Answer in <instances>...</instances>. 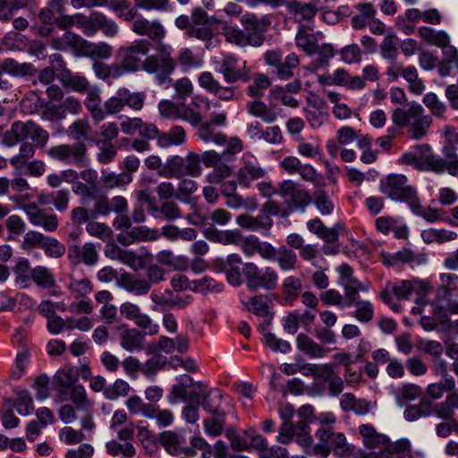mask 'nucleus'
Instances as JSON below:
<instances>
[{"label":"nucleus","mask_w":458,"mask_h":458,"mask_svg":"<svg viewBox=\"0 0 458 458\" xmlns=\"http://www.w3.org/2000/svg\"><path fill=\"white\" fill-rule=\"evenodd\" d=\"M62 401L71 400L76 406L78 411L83 414L80 418L81 427L86 432H92L95 428V422L92 415L93 403L88 398L85 387L82 385H74L70 387L68 394L60 395Z\"/></svg>","instance_id":"obj_1"},{"label":"nucleus","mask_w":458,"mask_h":458,"mask_svg":"<svg viewBox=\"0 0 458 458\" xmlns=\"http://www.w3.org/2000/svg\"><path fill=\"white\" fill-rule=\"evenodd\" d=\"M242 273L250 290L256 291L259 288L273 290L277 286V273L270 267L260 270L255 263L246 262L243 265Z\"/></svg>","instance_id":"obj_2"},{"label":"nucleus","mask_w":458,"mask_h":458,"mask_svg":"<svg viewBox=\"0 0 458 458\" xmlns=\"http://www.w3.org/2000/svg\"><path fill=\"white\" fill-rule=\"evenodd\" d=\"M87 146L81 141L73 144H59L47 150V155L64 164L84 166L88 163Z\"/></svg>","instance_id":"obj_3"},{"label":"nucleus","mask_w":458,"mask_h":458,"mask_svg":"<svg viewBox=\"0 0 458 458\" xmlns=\"http://www.w3.org/2000/svg\"><path fill=\"white\" fill-rule=\"evenodd\" d=\"M380 191L390 199L405 201L409 206L418 197L415 189L408 184V180L403 174H389L381 182Z\"/></svg>","instance_id":"obj_4"},{"label":"nucleus","mask_w":458,"mask_h":458,"mask_svg":"<svg viewBox=\"0 0 458 458\" xmlns=\"http://www.w3.org/2000/svg\"><path fill=\"white\" fill-rule=\"evenodd\" d=\"M150 43L146 39H139L128 47L118 49L117 55L123 67L128 72L142 70L145 65L143 57L148 56Z\"/></svg>","instance_id":"obj_5"},{"label":"nucleus","mask_w":458,"mask_h":458,"mask_svg":"<svg viewBox=\"0 0 458 458\" xmlns=\"http://www.w3.org/2000/svg\"><path fill=\"white\" fill-rule=\"evenodd\" d=\"M174 69L175 62L172 58V48L169 46L160 45L157 55L145 58L143 71L148 73H155L161 81L171 75Z\"/></svg>","instance_id":"obj_6"},{"label":"nucleus","mask_w":458,"mask_h":458,"mask_svg":"<svg viewBox=\"0 0 458 458\" xmlns=\"http://www.w3.org/2000/svg\"><path fill=\"white\" fill-rule=\"evenodd\" d=\"M359 432L362 437L364 445L372 451L369 453L360 452L356 454V458H384L387 455L386 450L388 446V438L386 436L377 433L376 429L369 424L360 425Z\"/></svg>","instance_id":"obj_7"},{"label":"nucleus","mask_w":458,"mask_h":458,"mask_svg":"<svg viewBox=\"0 0 458 458\" xmlns=\"http://www.w3.org/2000/svg\"><path fill=\"white\" fill-rule=\"evenodd\" d=\"M161 117L170 120H182L192 126L199 125L202 121L201 114L185 103L176 104L171 100H162L158 104Z\"/></svg>","instance_id":"obj_8"},{"label":"nucleus","mask_w":458,"mask_h":458,"mask_svg":"<svg viewBox=\"0 0 458 458\" xmlns=\"http://www.w3.org/2000/svg\"><path fill=\"white\" fill-rule=\"evenodd\" d=\"M145 166L162 178L171 179L181 174L182 167V157L174 155L166 158L163 163L161 157L157 155H150L144 159Z\"/></svg>","instance_id":"obj_9"},{"label":"nucleus","mask_w":458,"mask_h":458,"mask_svg":"<svg viewBox=\"0 0 458 458\" xmlns=\"http://www.w3.org/2000/svg\"><path fill=\"white\" fill-rule=\"evenodd\" d=\"M244 263L237 253L229 254L226 258H218L214 260L215 267L226 275L228 283L239 286L243 282L242 267Z\"/></svg>","instance_id":"obj_10"},{"label":"nucleus","mask_w":458,"mask_h":458,"mask_svg":"<svg viewBox=\"0 0 458 458\" xmlns=\"http://www.w3.org/2000/svg\"><path fill=\"white\" fill-rule=\"evenodd\" d=\"M267 171L251 154L245 153L242 157V165L237 172V180L241 186L249 188L253 181L265 177Z\"/></svg>","instance_id":"obj_11"},{"label":"nucleus","mask_w":458,"mask_h":458,"mask_svg":"<svg viewBox=\"0 0 458 458\" xmlns=\"http://www.w3.org/2000/svg\"><path fill=\"white\" fill-rule=\"evenodd\" d=\"M241 22L248 46L259 47L264 43L265 24L255 15L247 13L242 16Z\"/></svg>","instance_id":"obj_12"},{"label":"nucleus","mask_w":458,"mask_h":458,"mask_svg":"<svg viewBox=\"0 0 458 458\" xmlns=\"http://www.w3.org/2000/svg\"><path fill=\"white\" fill-rule=\"evenodd\" d=\"M159 442L170 454L177 455L183 454L189 456L196 454V452L187 445L186 438L177 432L170 430L162 432Z\"/></svg>","instance_id":"obj_13"},{"label":"nucleus","mask_w":458,"mask_h":458,"mask_svg":"<svg viewBox=\"0 0 458 458\" xmlns=\"http://www.w3.org/2000/svg\"><path fill=\"white\" fill-rule=\"evenodd\" d=\"M238 59L233 55L223 56L219 62L218 72L222 74L224 81L227 84L234 83L238 81H249V72L244 67L238 69Z\"/></svg>","instance_id":"obj_14"},{"label":"nucleus","mask_w":458,"mask_h":458,"mask_svg":"<svg viewBox=\"0 0 458 458\" xmlns=\"http://www.w3.org/2000/svg\"><path fill=\"white\" fill-rule=\"evenodd\" d=\"M192 22L189 26L188 34L199 40L209 41L213 38L212 23L207 13L201 9H195L191 15Z\"/></svg>","instance_id":"obj_15"},{"label":"nucleus","mask_w":458,"mask_h":458,"mask_svg":"<svg viewBox=\"0 0 458 458\" xmlns=\"http://www.w3.org/2000/svg\"><path fill=\"white\" fill-rule=\"evenodd\" d=\"M120 313L125 318L133 320L138 327L143 329L148 328V334L150 335L158 332V326L152 325L151 318L147 314L141 313L137 304L129 301L123 302L120 306Z\"/></svg>","instance_id":"obj_16"},{"label":"nucleus","mask_w":458,"mask_h":458,"mask_svg":"<svg viewBox=\"0 0 458 458\" xmlns=\"http://www.w3.org/2000/svg\"><path fill=\"white\" fill-rule=\"evenodd\" d=\"M419 36L430 45L441 47L445 55H456V49L450 45L448 35L443 30H435L429 27H420Z\"/></svg>","instance_id":"obj_17"},{"label":"nucleus","mask_w":458,"mask_h":458,"mask_svg":"<svg viewBox=\"0 0 458 458\" xmlns=\"http://www.w3.org/2000/svg\"><path fill=\"white\" fill-rule=\"evenodd\" d=\"M340 274L339 284L344 288L345 295L351 302L355 301L359 291H365L361 283L353 277V271L347 264H343L337 268Z\"/></svg>","instance_id":"obj_18"},{"label":"nucleus","mask_w":458,"mask_h":458,"mask_svg":"<svg viewBox=\"0 0 458 458\" xmlns=\"http://www.w3.org/2000/svg\"><path fill=\"white\" fill-rule=\"evenodd\" d=\"M69 258L74 263H84L92 266L98 262V253L93 243L87 242L83 246H71L69 248Z\"/></svg>","instance_id":"obj_19"},{"label":"nucleus","mask_w":458,"mask_h":458,"mask_svg":"<svg viewBox=\"0 0 458 458\" xmlns=\"http://www.w3.org/2000/svg\"><path fill=\"white\" fill-rule=\"evenodd\" d=\"M285 6L299 23L311 21L318 13L317 6L310 3H301L296 0H290L286 3Z\"/></svg>","instance_id":"obj_20"},{"label":"nucleus","mask_w":458,"mask_h":458,"mask_svg":"<svg viewBox=\"0 0 458 458\" xmlns=\"http://www.w3.org/2000/svg\"><path fill=\"white\" fill-rule=\"evenodd\" d=\"M236 223L240 227L251 232L268 231L273 225L272 219L267 216H252L248 214L237 216Z\"/></svg>","instance_id":"obj_21"},{"label":"nucleus","mask_w":458,"mask_h":458,"mask_svg":"<svg viewBox=\"0 0 458 458\" xmlns=\"http://www.w3.org/2000/svg\"><path fill=\"white\" fill-rule=\"evenodd\" d=\"M422 106L415 102L409 104L408 107L396 108L392 114L393 123L400 127L410 125L422 114Z\"/></svg>","instance_id":"obj_22"},{"label":"nucleus","mask_w":458,"mask_h":458,"mask_svg":"<svg viewBox=\"0 0 458 458\" xmlns=\"http://www.w3.org/2000/svg\"><path fill=\"white\" fill-rule=\"evenodd\" d=\"M29 128L30 121L13 123L11 128L3 133V144L6 147H13L19 142L28 140Z\"/></svg>","instance_id":"obj_23"},{"label":"nucleus","mask_w":458,"mask_h":458,"mask_svg":"<svg viewBox=\"0 0 458 458\" xmlns=\"http://www.w3.org/2000/svg\"><path fill=\"white\" fill-rule=\"evenodd\" d=\"M85 92L87 96L84 100V105L87 110L96 122L103 121L106 118V113L101 107L100 89L98 87L89 88Z\"/></svg>","instance_id":"obj_24"},{"label":"nucleus","mask_w":458,"mask_h":458,"mask_svg":"<svg viewBox=\"0 0 458 458\" xmlns=\"http://www.w3.org/2000/svg\"><path fill=\"white\" fill-rule=\"evenodd\" d=\"M85 39H83L81 37L71 31H66L61 37L54 38L52 39L51 45L55 49L64 51L70 48L81 55Z\"/></svg>","instance_id":"obj_25"},{"label":"nucleus","mask_w":458,"mask_h":458,"mask_svg":"<svg viewBox=\"0 0 458 458\" xmlns=\"http://www.w3.org/2000/svg\"><path fill=\"white\" fill-rule=\"evenodd\" d=\"M456 410H458V390L447 394L443 402L435 403V415L443 420L454 419Z\"/></svg>","instance_id":"obj_26"},{"label":"nucleus","mask_w":458,"mask_h":458,"mask_svg":"<svg viewBox=\"0 0 458 458\" xmlns=\"http://www.w3.org/2000/svg\"><path fill=\"white\" fill-rule=\"evenodd\" d=\"M419 149L423 154L420 171H432L436 174H443L446 168V160L430 152L428 145L420 146Z\"/></svg>","instance_id":"obj_27"},{"label":"nucleus","mask_w":458,"mask_h":458,"mask_svg":"<svg viewBox=\"0 0 458 458\" xmlns=\"http://www.w3.org/2000/svg\"><path fill=\"white\" fill-rule=\"evenodd\" d=\"M246 111L267 123H273L277 120L276 112L260 100L249 101L246 104Z\"/></svg>","instance_id":"obj_28"},{"label":"nucleus","mask_w":458,"mask_h":458,"mask_svg":"<svg viewBox=\"0 0 458 458\" xmlns=\"http://www.w3.org/2000/svg\"><path fill=\"white\" fill-rule=\"evenodd\" d=\"M186 141V131L183 127L175 125L168 131H161L157 138V146L162 148H167L172 146H181Z\"/></svg>","instance_id":"obj_29"},{"label":"nucleus","mask_w":458,"mask_h":458,"mask_svg":"<svg viewBox=\"0 0 458 458\" xmlns=\"http://www.w3.org/2000/svg\"><path fill=\"white\" fill-rule=\"evenodd\" d=\"M296 344L299 351L314 359L323 358L327 352V350L321 344L304 334L297 335Z\"/></svg>","instance_id":"obj_30"},{"label":"nucleus","mask_w":458,"mask_h":458,"mask_svg":"<svg viewBox=\"0 0 458 458\" xmlns=\"http://www.w3.org/2000/svg\"><path fill=\"white\" fill-rule=\"evenodd\" d=\"M157 260L174 271H185L189 267V260L182 255H174L172 250H163L157 254Z\"/></svg>","instance_id":"obj_31"},{"label":"nucleus","mask_w":458,"mask_h":458,"mask_svg":"<svg viewBox=\"0 0 458 458\" xmlns=\"http://www.w3.org/2000/svg\"><path fill=\"white\" fill-rule=\"evenodd\" d=\"M2 68L5 73L13 77H25L36 74L37 69L30 63H20L13 58L2 61Z\"/></svg>","instance_id":"obj_32"},{"label":"nucleus","mask_w":458,"mask_h":458,"mask_svg":"<svg viewBox=\"0 0 458 458\" xmlns=\"http://www.w3.org/2000/svg\"><path fill=\"white\" fill-rule=\"evenodd\" d=\"M182 163L181 174L174 178H181L182 176L199 177L201 175L202 166L199 154L190 151L185 157H182Z\"/></svg>","instance_id":"obj_33"},{"label":"nucleus","mask_w":458,"mask_h":458,"mask_svg":"<svg viewBox=\"0 0 458 458\" xmlns=\"http://www.w3.org/2000/svg\"><path fill=\"white\" fill-rule=\"evenodd\" d=\"M144 335L135 328L125 329L120 336V345L127 352H140L143 350Z\"/></svg>","instance_id":"obj_34"},{"label":"nucleus","mask_w":458,"mask_h":458,"mask_svg":"<svg viewBox=\"0 0 458 458\" xmlns=\"http://www.w3.org/2000/svg\"><path fill=\"white\" fill-rule=\"evenodd\" d=\"M128 236L131 239V241L123 240L124 236H119V242L123 244H131L134 241L138 242H148V241H157L160 237V233L156 228H149L148 226H137L131 228L128 232Z\"/></svg>","instance_id":"obj_35"},{"label":"nucleus","mask_w":458,"mask_h":458,"mask_svg":"<svg viewBox=\"0 0 458 458\" xmlns=\"http://www.w3.org/2000/svg\"><path fill=\"white\" fill-rule=\"evenodd\" d=\"M119 284L127 292L136 295L146 294L150 290V283L146 279L138 278L131 274H124L121 276Z\"/></svg>","instance_id":"obj_36"},{"label":"nucleus","mask_w":458,"mask_h":458,"mask_svg":"<svg viewBox=\"0 0 458 458\" xmlns=\"http://www.w3.org/2000/svg\"><path fill=\"white\" fill-rule=\"evenodd\" d=\"M54 379L59 395H65L68 394L70 387L76 385L78 377L72 368L64 367L56 371Z\"/></svg>","instance_id":"obj_37"},{"label":"nucleus","mask_w":458,"mask_h":458,"mask_svg":"<svg viewBox=\"0 0 458 458\" xmlns=\"http://www.w3.org/2000/svg\"><path fill=\"white\" fill-rule=\"evenodd\" d=\"M229 438L231 439V444L233 447L237 449H244L247 446V443H249L253 447L259 449V450H265L267 446V443L264 437H262L260 435L257 434L254 429H249L245 431L244 436V443H242L238 437L236 436H231L229 435Z\"/></svg>","instance_id":"obj_38"},{"label":"nucleus","mask_w":458,"mask_h":458,"mask_svg":"<svg viewBox=\"0 0 458 458\" xmlns=\"http://www.w3.org/2000/svg\"><path fill=\"white\" fill-rule=\"evenodd\" d=\"M455 380L453 377H445L443 380L428 385L426 393L433 400H438L443 397L445 393L456 391Z\"/></svg>","instance_id":"obj_39"},{"label":"nucleus","mask_w":458,"mask_h":458,"mask_svg":"<svg viewBox=\"0 0 458 458\" xmlns=\"http://www.w3.org/2000/svg\"><path fill=\"white\" fill-rule=\"evenodd\" d=\"M113 53V47L106 42L92 43L85 40L81 55L90 58L107 59Z\"/></svg>","instance_id":"obj_40"},{"label":"nucleus","mask_w":458,"mask_h":458,"mask_svg":"<svg viewBox=\"0 0 458 458\" xmlns=\"http://www.w3.org/2000/svg\"><path fill=\"white\" fill-rule=\"evenodd\" d=\"M439 278L441 285L437 291V297H458V275L452 273H442L440 274Z\"/></svg>","instance_id":"obj_41"},{"label":"nucleus","mask_w":458,"mask_h":458,"mask_svg":"<svg viewBox=\"0 0 458 458\" xmlns=\"http://www.w3.org/2000/svg\"><path fill=\"white\" fill-rule=\"evenodd\" d=\"M58 77L64 87L80 93L87 91L89 87V83L85 77L73 74L71 71H64L63 73H60Z\"/></svg>","instance_id":"obj_42"},{"label":"nucleus","mask_w":458,"mask_h":458,"mask_svg":"<svg viewBox=\"0 0 458 458\" xmlns=\"http://www.w3.org/2000/svg\"><path fill=\"white\" fill-rule=\"evenodd\" d=\"M199 124L197 135L203 142H213L219 146L226 142V136L221 132L215 131L212 123H203L200 124L199 123Z\"/></svg>","instance_id":"obj_43"},{"label":"nucleus","mask_w":458,"mask_h":458,"mask_svg":"<svg viewBox=\"0 0 458 458\" xmlns=\"http://www.w3.org/2000/svg\"><path fill=\"white\" fill-rule=\"evenodd\" d=\"M106 449L107 454L112 456L121 455L124 458H131L136 454V449L131 442L111 440L106 444Z\"/></svg>","instance_id":"obj_44"},{"label":"nucleus","mask_w":458,"mask_h":458,"mask_svg":"<svg viewBox=\"0 0 458 458\" xmlns=\"http://www.w3.org/2000/svg\"><path fill=\"white\" fill-rule=\"evenodd\" d=\"M421 237L428 243L438 242L444 243L454 241L457 238V233L445 229H428L421 233Z\"/></svg>","instance_id":"obj_45"},{"label":"nucleus","mask_w":458,"mask_h":458,"mask_svg":"<svg viewBox=\"0 0 458 458\" xmlns=\"http://www.w3.org/2000/svg\"><path fill=\"white\" fill-rule=\"evenodd\" d=\"M222 394L217 389H210L207 386L200 399L199 404L202 408L211 414L215 412H222L218 407L221 403Z\"/></svg>","instance_id":"obj_46"},{"label":"nucleus","mask_w":458,"mask_h":458,"mask_svg":"<svg viewBox=\"0 0 458 458\" xmlns=\"http://www.w3.org/2000/svg\"><path fill=\"white\" fill-rule=\"evenodd\" d=\"M208 419L204 420L203 426L205 433L211 437H218L222 434L225 420L224 412H215Z\"/></svg>","instance_id":"obj_47"},{"label":"nucleus","mask_w":458,"mask_h":458,"mask_svg":"<svg viewBox=\"0 0 458 458\" xmlns=\"http://www.w3.org/2000/svg\"><path fill=\"white\" fill-rule=\"evenodd\" d=\"M125 406L131 414H141L143 417L148 418L151 414L150 411H152L153 404L148 403L139 395L133 394L127 398Z\"/></svg>","instance_id":"obj_48"},{"label":"nucleus","mask_w":458,"mask_h":458,"mask_svg":"<svg viewBox=\"0 0 458 458\" xmlns=\"http://www.w3.org/2000/svg\"><path fill=\"white\" fill-rule=\"evenodd\" d=\"M269 298L267 295H256L251 297L248 302L244 303L249 311L260 317H268L271 315L268 307Z\"/></svg>","instance_id":"obj_49"},{"label":"nucleus","mask_w":458,"mask_h":458,"mask_svg":"<svg viewBox=\"0 0 458 458\" xmlns=\"http://www.w3.org/2000/svg\"><path fill=\"white\" fill-rule=\"evenodd\" d=\"M84 431H86L84 429ZM59 438L66 445H72L82 443L88 439L87 435L83 432V428L75 429L70 426L64 427L59 430Z\"/></svg>","instance_id":"obj_50"},{"label":"nucleus","mask_w":458,"mask_h":458,"mask_svg":"<svg viewBox=\"0 0 458 458\" xmlns=\"http://www.w3.org/2000/svg\"><path fill=\"white\" fill-rule=\"evenodd\" d=\"M296 46L310 55L317 51V38L313 34L300 29L295 36Z\"/></svg>","instance_id":"obj_51"},{"label":"nucleus","mask_w":458,"mask_h":458,"mask_svg":"<svg viewBox=\"0 0 458 458\" xmlns=\"http://www.w3.org/2000/svg\"><path fill=\"white\" fill-rule=\"evenodd\" d=\"M16 399L12 403L17 410L18 413L26 416L29 415L34 409L33 399L28 390H17Z\"/></svg>","instance_id":"obj_52"},{"label":"nucleus","mask_w":458,"mask_h":458,"mask_svg":"<svg viewBox=\"0 0 458 458\" xmlns=\"http://www.w3.org/2000/svg\"><path fill=\"white\" fill-rule=\"evenodd\" d=\"M35 146L30 142H23L19 148V153L10 159L11 165L16 169H21L27 163V160L35 154Z\"/></svg>","instance_id":"obj_53"},{"label":"nucleus","mask_w":458,"mask_h":458,"mask_svg":"<svg viewBox=\"0 0 458 458\" xmlns=\"http://www.w3.org/2000/svg\"><path fill=\"white\" fill-rule=\"evenodd\" d=\"M131 390L129 383L123 379L117 378L105 390V397L110 401H115L119 397L127 396Z\"/></svg>","instance_id":"obj_54"},{"label":"nucleus","mask_w":458,"mask_h":458,"mask_svg":"<svg viewBox=\"0 0 458 458\" xmlns=\"http://www.w3.org/2000/svg\"><path fill=\"white\" fill-rule=\"evenodd\" d=\"M16 276V282L26 287L30 278L32 277L33 268L30 267V262L24 258H19L13 269Z\"/></svg>","instance_id":"obj_55"},{"label":"nucleus","mask_w":458,"mask_h":458,"mask_svg":"<svg viewBox=\"0 0 458 458\" xmlns=\"http://www.w3.org/2000/svg\"><path fill=\"white\" fill-rule=\"evenodd\" d=\"M274 260L278 263L281 269L292 270L295 268L297 255L293 250L282 246L277 250V255Z\"/></svg>","instance_id":"obj_56"},{"label":"nucleus","mask_w":458,"mask_h":458,"mask_svg":"<svg viewBox=\"0 0 458 458\" xmlns=\"http://www.w3.org/2000/svg\"><path fill=\"white\" fill-rule=\"evenodd\" d=\"M179 179L177 185V195L176 199L181 201H188L189 198L197 191L198 183L186 176H182Z\"/></svg>","instance_id":"obj_57"},{"label":"nucleus","mask_w":458,"mask_h":458,"mask_svg":"<svg viewBox=\"0 0 458 458\" xmlns=\"http://www.w3.org/2000/svg\"><path fill=\"white\" fill-rule=\"evenodd\" d=\"M31 278L36 284L43 288H51L55 285L54 276L45 267L38 266L34 267Z\"/></svg>","instance_id":"obj_58"},{"label":"nucleus","mask_w":458,"mask_h":458,"mask_svg":"<svg viewBox=\"0 0 458 458\" xmlns=\"http://www.w3.org/2000/svg\"><path fill=\"white\" fill-rule=\"evenodd\" d=\"M120 262L130 267L131 269L138 271L146 267L147 257L124 249Z\"/></svg>","instance_id":"obj_59"},{"label":"nucleus","mask_w":458,"mask_h":458,"mask_svg":"<svg viewBox=\"0 0 458 458\" xmlns=\"http://www.w3.org/2000/svg\"><path fill=\"white\" fill-rule=\"evenodd\" d=\"M269 98L272 100H279L284 106L296 108L300 102L292 95L285 92L282 86H274L269 91Z\"/></svg>","instance_id":"obj_60"},{"label":"nucleus","mask_w":458,"mask_h":458,"mask_svg":"<svg viewBox=\"0 0 458 458\" xmlns=\"http://www.w3.org/2000/svg\"><path fill=\"white\" fill-rule=\"evenodd\" d=\"M151 414L147 419L155 420L156 422L161 427H169L174 420V416L172 411L168 409H161L159 406L153 404Z\"/></svg>","instance_id":"obj_61"},{"label":"nucleus","mask_w":458,"mask_h":458,"mask_svg":"<svg viewBox=\"0 0 458 458\" xmlns=\"http://www.w3.org/2000/svg\"><path fill=\"white\" fill-rule=\"evenodd\" d=\"M253 83L247 89L250 96L259 98L263 95V90L271 85L269 78L263 73H256L252 77Z\"/></svg>","instance_id":"obj_62"},{"label":"nucleus","mask_w":458,"mask_h":458,"mask_svg":"<svg viewBox=\"0 0 458 458\" xmlns=\"http://www.w3.org/2000/svg\"><path fill=\"white\" fill-rule=\"evenodd\" d=\"M89 123L87 119H79L69 126L67 133L78 142L81 139H87L89 137Z\"/></svg>","instance_id":"obj_63"},{"label":"nucleus","mask_w":458,"mask_h":458,"mask_svg":"<svg viewBox=\"0 0 458 458\" xmlns=\"http://www.w3.org/2000/svg\"><path fill=\"white\" fill-rule=\"evenodd\" d=\"M431 123V119L428 116L420 114L415 121L410 124L409 133L411 137L416 140L421 139L426 135L427 130Z\"/></svg>","instance_id":"obj_64"}]
</instances>
